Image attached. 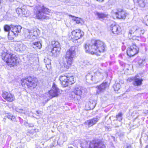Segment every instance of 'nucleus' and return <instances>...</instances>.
Listing matches in <instances>:
<instances>
[{"label":"nucleus","instance_id":"nucleus-1","mask_svg":"<svg viewBox=\"0 0 148 148\" xmlns=\"http://www.w3.org/2000/svg\"><path fill=\"white\" fill-rule=\"evenodd\" d=\"M105 45L99 40H92L89 43L85 44L84 48L86 53L92 54L100 55L101 53L105 51Z\"/></svg>","mask_w":148,"mask_h":148},{"label":"nucleus","instance_id":"nucleus-2","mask_svg":"<svg viewBox=\"0 0 148 148\" xmlns=\"http://www.w3.org/2000/svg\"><path fill=\"white\" fill-rule=\"evenodd\" d=\"M1 56L2 59L10 67L16 66L18 63V58L16 56L6 50L2 52Z\"/></svg>","mask_w":148,"mask_h":148},{"label":"nucleus","instance_id":"nucleus-3","mask_svg":"<svg viewBox=\"0 0 148 148\" xmlns=\"http://www.w3.org/2000/svg\"><path fill=\"white\" fill-rule=\"evenodd\" d=\"M50 10L44 6H39L37 7V11L36 13L37 18L41 20H48L50 18L48 13Z\"/></svg>","mask_w":148,"mask_h":148},{"label":"nucleus","instance_id":"nucleus-4","mask_svg":"<svg viewBox=\"0 0 148 148\" xmlns=\"http://www.w3.org/2000/svg\"><path fill=\"white\" fill-rule=\"evenodd\" d=\"M59 79L63 87L71 85L75 82V79L73 76L68 77V76L63 75L59 77Z\"/></svg>","mask_w":148,"mask_h":148},{"label":"nucleus","instance_id":"nucleus-5","mask_svg":"<svg viewBox=\"0 0 148 148\" xmlns=\"http://www.w3.org/2000/svg\"><path fill=\"white\" fill-rule=\"evenodd\" d=\"M87 92V90L86 88L81 86L76 87L72 90L71 92L72 97L75 98V95L81 98L82 96H84L86 94Z\"/></svg>","mask_w":148,"mask_h":148},{"label":"nucleus","instance_id":"nucleus-6","mask_svg":"<svg viewBox=\"0 0 148 148\" xmlns=\"http://www.w3.org/2000/svg\"><path fill=\"white\" fill-rule=\"evenodd\" d=\"M21 81V84L23 86L26 84L29 88H34L37 85L34 79L30 77H28L25 79H22Z\"/></svg>","mask_w":148,"mask_h":148},{"label":"nucleus","instance_id":"nucleus-7","mask_svg":"<svg viewBox=\"0 0 148 148\" xmlns=\"http://www.w3.org/2000/svg\"><path fill=\"white\" fill-rule=\"evenodd\" d=\"M106 147L101 140L95 139L90 141L88 148H106Z\"/></svg>","mask_w":148,"mask_h":148},{"label":"nucleus","instance_id":"nucleus-8","mask_svg":"<svg viewBox=\"0 0 148 148\" xmlns=\"http://www.w3.org/2000/svg\"><path fill=\"white\" fill-rule=\"evenodd\" d=\"M59 89L56 85L54 83L52 86L51 90L45 94L44 96L48 99H51L53 97L57 96L59 95Z\"/></svg>","mask_w":148,"mask_h":148},{"label":"nucleus","instance_id":"nucleus-9","mask_svg":"<svg viewBox=\"0 0 148 148\" xmlns=\"http://www.w3.org/2000/svg\"><path fill=\"white\" fill-rule=\"evenodd\" d=\"M76 47H72L66 52L65 55V58L73 61V59L75 55Z\"/></svg>","mask_w":148,"mask_h":148},{"label":"nucleus","instance_id":"nucleus-10","mask_svg":"<svg viewBox=\"0 0 148 148\" xmlns=\"http://www.w3.org/2000/svg\"><path fill=\"white\" fill-rule=\"evenodd\" d=\"M138 48L135 44H133L132 46L128 48L127 53V55L130 57L133 56L138 53Z\"/></svg>","mask_w":148,"mask_h":148},{"label":"nucleus","instance_id":"nucleus-11","mask_svg":"<svg viewBox=\"0 0 148 148\" xmlns=\"http://www.w3.org/2000/svg\"><path fill=\"white\" fill-rule=\"evenodd\" d=\"M2 95L3 98L8 101L12 102L14 100L15 97L14 95L10 92H4Z\"/></svg>","mask_w":148,"mask_h":148},{"label":"nucleus","instance_id":"nucleus-12","mask_svg":"<svg viewBox=\"0 0 148 148\" xmlns=\"http://www.w3.org/2000/svg\"><path fill=\"white\" fill-rule=\"evenodd\" d=\"M113 15H115L116 18L119 19H125L126 16V13L121 9H118L117 12L113 13Z\"/></svg>","mask_w":148,"mask_h":148},{"label":"nucleus","instance_id":"nucleus-13","mask_svg":"<svg viewBox=\"0 0 148 148\" xmlns=\"http://www.w3.org/2000/svg\"><path fill=\"white\" fill-rule=\"evenodd\" d=\"M73 38L77 40L81 38L84 35V33L80 29H77L71 32Z\"/></svg>","mask_w":148,"mask_h":148},{"label":"nucleus","instance_id":"nucleus-14","mask_svg":"<svg viewBox=\"0 0 148 148\" xmlns=\"http://www.w3.org/2000/svg\"><path fill=\"white\" fill-rule=\"evenodd\" d=\"M108 86V83L106 82L103 83L99 86H97L98 89L97 91V94L99 95L103 92Z\"/></svg>","mask_w":148,"mask_h":148},{"label":"nucleus","instance_id":"nucleus-15","mask_svg":"<svg viewBox=\"0 0 148 148\" xmlns=\"http://www.w3.org/2000/svg\"><path fill=\"white\" fill-rule=\"evenodd\" d=\"M22 27L21 26H14L11 25V29L12 32L15 36L18 35V34L21 31Z\"/></svg>","mask_w":148,"mask_h":148},{"label":"nucleus","instance_id":"nucleus-16","mask_svg":"<svg viewBox=\"0 0 148 148\" xmlns=\"http://www.w3.org/2000/svg\"><path fill=\"white\" fill-rule=\"evenodd\" d=\"M25 37L27 39H30L31 37L34 36L36 37L37 35V33L36 31L31 30L30 31H28L25 32Z\"/></svg>","mask_w":148,"mask_h":148},{"label":"nucleus","instance_id":"nucleus-17","mask_svg":"<svg viewBox=\"0 0 148 148\" xmlns=\"http://www.w3.org/2000/svg\"><path fill=\"white\" fill-rule=\"evenodd\" d=\"M145 32L143 30H142L141 29L138 28L137 30L134 34V35H133V36L132 37V39L137 40L138 39L137 38L140 37L142 35H143Z\"/></svg>","mask_w":148,"mask_h":148},{"label":"nucleus","instance_id":"nucleus-18","mask_svg":"<svg viewBox=\"0 0 148 148\" xmlns=\"http://www.w3.org/2000/svg\"><path fill=\"white\" fill-rule=\"evenodd\" d=\"M99 119L97 117L88 120L85 122V124L87 125L88 127H90L95 124L98 121Z\"/></svg>","mask_w":148,"mask_h":148},{"label":"nucleus","instance_id":"nucleus-19","mask_svg":"<svg viewBox=\"0 0 148 148\" xmlns=\"http://www.w3.org/2000/svg\"><path fill=\"white\" fill-rule=\"evenodd\" d=\"M110 27L112 32L114 34H118L121 31V28L118 25L112 24Z\"/></svg>","mask_w":148,"mask_h":148},{"label":"nucleus","instance_id":"nucleus-20","mask_svg":"<svg viewBox=\"0 0 148 148\" xmlns=\"http://www.w3.org/2000/svg\"><path fill=\"white\" fill-rule=\"evenodd\" d=\"M143 79H142L138 78L136 76L134 77V81L133 82V84L135 86H139L142 84V82Z\"/></svg>","mask_w":148,"mask_h":148},{"label":"nucleus","instance_id":"nucleus-21","mask_svg":"<svg viewBox=\"0 0 148 148\" xmlns=\"http://www.w3.org/2000/svg\"><path fill=\"white\" fill-rule=\"evenodd\" d=\"M95 14L100 19L104 18H105L107 17L108 16L107 14L99 12H95Z\"/></svg>","mask_w":148,"mask_h":148},{"label":"nucleus","instance_id":"nucleus-22","mask_svg":"<svg viewBox=\"0 0 148 148\" xmlns=\"http://www.w3.org/2000/svg\"><path fill=\"white\" fill-rule=\"evenodd\" d=\"M61 48H53L52 49L51 52L53 56H57L59 53Z\"/></svg>","mask_w":148,"mask_h":148},{"label":"nucleus","instance_id":"nucleus-23","mask_svg":"<svg viewBox=\"0 0 148 148\" xmlns=\"http://www.w3.org/2000/svg\"><path fill=\"white\" fill-rule=\"evenodd\" d=\"M72 61L70 60H66V61L63 62V66L64 68L66 69H68L72 64Z\"/></svg>","mask_w":148,"mask_h":148},{"label":"nucleus","instance_id":"nucleus-24","mask_svg":"<svg viewBox=\"0 0 148 148\" xmlns=\"http://www.w3.org/2000/svg\"><path fill=\"white\" fill-rule=\"evenodd\" d=\"M16 12L18 15L21 14H25V10L23 8H18L16 9Z\"/></svg>","mask_w":148,"mask_h":148},{"label":"nucleus","instance_id":"nucleus-25","mask_svg":"<svg viewBox=\"0 0 148 148\" xmlns=\"http://www.w3.org/2000/svg\"><path fill=\"white\" fill-rule=\"evenodd\" d=\"M138 27L137 26H135L132 27L130 30L129 33L131 35L132 34H134Z\"/></svg>","mask_w":148,"mask_h":148},{"label":"nucleus","instance_id":"nucleus-26","mask_svg":"<svg viewBox=\"0 0 148 148\" xmlns=\"http://www.w3.org/2000/svg\"><path fill=\"white\" fill-rule=\"evenodd\" d=\"M95 77L97 78V77H99L101 79H102L103 78V73L100 72L99 71H97L95 73Z\"/></svg>","mask_w":148,"mask_h":148},{"label":"nucleus","instance_id":"nucleus-27","mask_svg":"<svg viewBox=\"0 0 148 148\" xmlns=\"http://www.w3.org/2000/svg\"><path fill=\"white\" fill-rule=\"evenodd\" d=\"M139 5L142 7H145V0H137Z\"/></svg>","mask_w":148,"mask_h":148},{"label":"nucleus","instance_id":"nucleus-28","mask_svg":"<svg viewBox=\"0 0 148 148\" xmlns=\"http://www.w3.org/2000/svg\"><path fill=\"white\" fill-rule=\"evenodd\" d=\"M94 77L90 73H88L86 76V80H88V81L89 80L93 81Z\"/></svg>","mask_w":148,"mask_h":148},{"label":"nucleus","instance_id":"nucleus-29","mask_svg":"<svg viewBox=\"0 0 148 148\" xmlns=\"http://www.w3.org/2000/svg\"><path fill=\"white\" fill-rule=\"evenodd\" d=\"M33 44V47L34 48H36V47H37L38 49H40L41 47V44L39 42H36L34 43Z\"/></svg>","mask_w":148,"mask_h":148},{"label":"nucleus","instance_id":"nucleus-30","mask_svg":"<svg viewBox=\"0 0 148 148\" xmlns=\"http://www.w3.org/2000/svg\"><path fill=\"white\" fill-rule=\"evenodd\" d=\"M52 44L53 45V48H60L59 43L57 41L52 42Z\"/></svg>","mask_w":148,"mask_h":148},{"label":"nucleus","instance_id":"nucleus-31","mask_svg":"<svg viewBox=\"0 0 148 148\" xmlns=\"http://www.w3.org/2000/svg\"><path fill=\"white\" fill-rule=\"evenodd\" d=\"M123 114L122 112H120L116 116V118L117 120L119 121H121L122 119Z\"/></svg>","mask_w":148,"mask_h":148},{"label":"nucleus","instance_id":"nucleus-32","mask_svg":"<svg viewBox=\"0 0 148 148\" xmlns=\"http://www.w3.org/2000/svg\"><path fill=\"white\" fill-rule=\"evenodd\" d=\"M69 16L72 18V20L76 21V23L79 24L80 23V19L79 18L73 16L71 15H69Z\"/></svg>","mask_w":148,"mask_h":148},{"label":"nucleus","instance_id":"nucleus-33","mask_svg":"<svg viewBox=\"0 0 148 148\" xmlns=\"http://www.w3.org/2000/svg\"><path fill=\"white\" fill-rule=\"evenodd\" d=\"M121 87L120 84L117 83L115 84L113 86V88L115 91H118Z\"/></svg>","mask_w":148,"mask_h":148},{"label":"nucleus","instance_id":"nucleus-34","mask_svg":"<svg viewBox=\"0 0 148 148\" xmlns=\"http://www.w3.org/2000/svg\"><path fill=\"white\" fill-rule=\"evenodd\" d=\"M46 64V67L47 68V66H50L51 64V60L47 58L46 59H45L44 60Z\"/></svg>","mask_w":148,"mask_h":148},{"label":"nucleus","instance_id":"nucleus-35","mask_svg":"<svg viewBox=\"0 0 148 148\" xmlns=\"http://www.w3.org/2000/svg\"><path fill=\"white\" fill-rule=\"evenodd\" d=\"M145 63V59H140L138 62V64L139 65L142 66L143 64H144Z\"/></svg>","mask_w":148,"mask_h":148},{"label":"nucleus","instance_id":"nucleus-36","mask_svg":"<svg viewBox=\"0 0 148 148\" xmlns=\"http://www.w3.org/2000/svg\"><path fill=\"white\" fill-rule=\"evenodd\" d=\"M7 117L13 121H14L15 120V116L12 115H8L7 116Z\"/></svg>","mask_w":148,"mask_h":148},{"label":"nucleus","instance_id":"nucleus-37","mask_svg":"<svg viewBox=\"0 0 148 148\" xmlns=\"http://www.w3.org/2000/svg\"><path fill=\"white\" fill-rule=\"evenodd\" d=\"M4 29L5 31L8 32L11 29V25L10 26L8 25H5L4 26Z\"/></svg>","mask_w":148,"mask_h":148},{"label":"nucleus","instance_id":"nucleus-38","mask_svg":"<svg viewBox=\"0 0 148 148\" xmlns=\"http://www.w3.org/2000/svg\"><path fill=\"white\" fill-rule=\"evenodd\" d=\"M145 21V22L147 24H148V15L146 16L144 18Z\"/></svg>","mask_w":148,"mask_h":148},{"label":"nucleus","instance_id":"nucleus-39","mask_svg":"<svg viewBox=\"0 0 148 148\" xmlns=\"http://www.w3.org/2000/svg\"><path fill=\"white\" fill-rule=\"evenodd\" d=\"M134 77H130V78H128L127 79V81H129V82H131L132 81H134Z\"/></svg>","mask_w":148,"mask_h":148},{"label":"nucleus","instance_id":"nucleus-40","mask_svg":"<svg viewBox=\"0 0 148 148\" xmlns=\"http://www.w3.org/2000/svg\"><path fill=\"white\" fill-rule=\"evenodd\" d=\"M89 64V63L87 60H85L84 61V65H88Z\"/></svg>","mask_w":148,"mask_h":148},{"label":"nucleus","instance_id":"nucleus-41","mask_svg":"<svg viewBox=\"0 0 148 148\" xmlns=\"http://www.w3.org/2000/svg\"><path fill=\"white\" fill-rule=\"evenodd\" d=\"M8 38H11L10 37V33L9 32L8 34Z\"/></svg>","mask_w":148,"mask_h":148},{"label":"nucleus","instance_id":"nucleus-42","mask_svg":"<svg viewBox=\"0 0 148 148\" xmlns=\"http://www.w3.org/2000/svg\"><path fill=\"white\" fill-rule=\"evenodd\" d=\"M20 110H18V109H16V111H17V112H20Z\"/></svg>","mask_w":148,"mask_h":148},{"label":"nucleus","instance_id":"nucleus-43","mask_svg":"<svg viewBox=\"0 0 148 148\" xmlns=\"http://www.w3.org/2000/svg\"><path fill=\"white\" fill-rule=\"evenodd\" d=\"M126 148H132L130 145L128 146Z\"/></svg>","mask_w":148,"mask_h":148},{"label":"nucleus","instance_id":"nucleus-44","mask_svg":"<svg viewBox=\"0 0 148 148\" xmlns=\"http://www.w3.org/2000/svg\"><path fill=\"white\" fill-rule=\"evenodd\" d=\"M145 148H148V145L146 146Z\"/></svg>","mask_w":148,"mask_h":148},{"label":"nucleus","instance_id":"nucleus-45","mask_svg":"<svg viewBox=\"0 0 148 148\" xmlns=\"http://www.w3.org/2000/svg\"><path fill=\"white\" fill-rule=\"evenodd\" d=\"M68 148H73L72 147H69Z\"/></svg>","mask_w":148,"mask_h":148},{"label":"nucleus","instance_id":"nucleus-46","mask_svg":"<svg viewBox=\"0 0 148 148\" xmlns=\"http://www.w3.org/2000/svg\"><path fill=\"white\" fill-rule=\"evenodd\" d=\"M95 105H96V104H95V105H94V106H93V108H95Z\"/></svg>","mask_w":148,"mask_h":148},{"label":"nucleus","instance_id":"nucleus-47","mask_svg":"<svg viewBox=\"0 0 148 148\" xmlns=\"http://www.w3.org/2000/svg\"><path fill=\"white\" fill-rule=\"evenodd\" d=\"M28 124V123H26V124H25V125H26V124Z\"/></svg>","mask_w":148,"mask_h":148},{"label":"nucleus","instance_id":"nucleus-48","mask_svg":"<svg viewBox=\"0 0 148 148\" xmlns=\"http://www.w3.org/2000/svg\"><path fill=\"white\" fill-rule=\"evenodd\" d=\"M137 117H138V116H137V117H136V118H135V119H136V118H137Z\"/></svg>","mask_w":148,"mask_h":148},{"label":"nucleus","instance_id":"nucleus-49","mask_svg":"<svg viewBox=\"0 0 148 148\" xmlns=\"http://www.w3.org/2000/svg\"><path fill=\"white\" fill-rule=\"evenodd\" d=\"M36 112L38 113V111H36Z\"/></svg>","mask_w":148,"mask_h":148}]
</instances>
